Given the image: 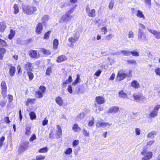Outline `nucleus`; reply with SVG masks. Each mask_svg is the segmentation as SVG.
Wrapping results in <instances>:
<instances>
[{
  "label": "nucleus",
  "mask_w": 160,
  "mask_h": 160,
  "mask_svg": "<svg viewBox=\"0 0 160 160\" xmlns=\"http://www.w3.org/2000/svg\"><path fill=\"white\" fill-rule=\"evenodd\" d=\"M37 11V8L34 6H24L23 7V12L28 15H31Z\"/></svg>",
  "instance_id": "2"
},
{
  "label": "nucleus",
  "mask_w": 160,
  "mask_h": 160,
  "mask_svg": "<svg viewBox=\"0 0 160 160\" xmlns=\"http://www.w3.org/2000/svg\"><path fill=\"white\" fill-rule=\"evenodd\" d=\"M5 140V138L4 137H2L0 139V149L2 147V146L3 141Z\"/></svg>",
  "instance_id": "53"
},
{
  "label": "nucleus",
  "mask_w": 160,
  "mask_h": 160,
  "mask_svg": "<svg viewBox=\"0 0 160 160\" xmlns=\"http://www.w3.org/2000/svg\"><path fill=\"white\" fill-rule=\"evenodd\" d=\"M119 108L116 106H113L110 108L108 110V112L110 113L114 114L117 113L118 111Z\"/></svg>",
  "instance_id": "17"
},
{
  "label": "nucleus",
  "mask_w": 160,
  "mask_h": 160,
  "mask_svg": "<svg viewBox=\"0 0 160 160\" xmlns=\"http://www.w3.org/2000/svg\"><path fill=\"white\" fill-rule=\"evenodd\" d=\"M131 54L134 56H138L139 55L138 53L136 51H131Z\"/></svg>",
  "instance_id": "60"
},
{
  "label": "nucleus",
  "mask_w": 160,
  "mask_h": 160,
  "mask_svg": "<svg viewBox=\"0 0 160 160\" xmlns=\"http://www.w3.org/2000/svg\"><path fill=\"white\" fill-rule=\"evenodd\" d=\"M135 132L137 135H139L140 134L141 131L139 128H136Z\"/></svg>",
  "instance_id": "59"
},
{
  "label": "nucleus",
  "mask_w": 160,
  "mask_h": 160,
  "mask_svg": "<svg viewBox=\"0 0 160 160\" xmlns=\"http://www.w3.org/2000/svg\"><path fill=\"white\" fill-rule=\"evenodd\" d=\"M101 72V70L99 69L95 72V73L94 74V76H96L97 77H98L100 76Z\"/></svg>",
  "instance_id": "55"
},
{
  "label": "nucleus",
  "mask_w": 160,
  "mask_h": 160,
  "mask_svg": "<svg viewBox=\"0 0 160 160\" xmlns=\"http://www.w3.org/2000/svg\"><path fill=\"white\" fill-rule=\"evenodd\" d=\"M114 37V35L112 34H110L108 35L105 37V39L108 40H110Z\"/></svg>",
  "instance_id": "44"
},
{
  "label": "nucleus",
  "mask_w": 160,
  "mask_h": 160,
  "mask_svg": "<svg viewBox=\"0 0 160 160\" xmlns=\"http://www.w3.org/2000/svg\"><path fill=\"white\" fill-rule=\"evenodd\" d=\"M59 42L57 39H55L53 41V48L55 49H56L58 48V45Z\"/></svg>",
  "instance_id": "29"
},
{
  "label": "nucleus",
  "mask_w": 160,
  "mask_h": 160,
  "mask_svg": "<svg viewBox=\"0 0 160 160\" xmlns=\"http://www.w3.org/2000/svg\"><path fill=\"white\" fill-rule=\"evenodd\" d=\"M1 86L2 89V93L4 97L7 96V86L4 81L2 82L1 83Z\"/></svg>",
  "instance_id": "10"
},
{
  "label": "nucleus",
  "mask_w": 160,
  "mask_h": 160,
  "mask_svg": "<svg viewBox=\"0 0 160 160\" xmlns=\"http://www.w3.org/2000/svg\"><path fill=\"white\" fill-rule=\"evenodd\" d=\"M49 19V16L48 15L44 16L42 18V20L43 22H45L48 20Z\"/></svg>",
  "instance_id": "40"
},
{
  "label": "nucleus",
  "mask_w": 160,
  "mask_h": 160,
  "mask_svg": "<svg viewBox=\"0 0 160 160\" xmlns=\"http://www.w3.org/2000/svg\"><path fill=\"white\" fill-rule=\"evenodd\" d=\"M36 139V135L35 134H33L32 135L31 137L30 138L29 141L31 142H32L33 140Z\"/></svg>",
  "instance_id": "49"
},
{
  "label": "nucleus",
  "mask_w": 160,
  "mask_h": 160,
  "mask_svg": "<svg viewBox=\"0 0 160 160\" xmlns=\"http://www.w3.org/2000/svg\"><path fill=\"white\" fill-rule=\"evenodd\" d=\"M29 144L28 142H25L22 143L18 147V152L21 153L25 151L28 147Z\"/></svg>",
  "instance_id": "9"
},
{
  "label": "nucleus",
  "mask_w": 160,
  "mask_h": 160,
  "mask_svg": "<svg viewBox=\"0 0 160 160\" xmlns=\"http://www.w3.org/2000/svg\"><path fill=\"white\" fill-rule=\"evenodd\" d=\"M79 35H78L76 36H74V38L71 37L68 38V41L71 43L70 45V47H72L73 46V43H75L76 41H77L79 38Z\"/></svg>",
  "instance_id": "11"
},
{
  "label": "nucleus",
  "mask_w": 160,
  "mask_h": 160,
  "mask_svg": "<svg viewBox=\"0 0 160 160\" xmlns=\"http://www.w3.org/2000/svg\"><path fill=\"white\" fill-rule=\"evenodd\" d=\"M138 38L140 40L145 41L146 40L145 34L142 32L141 29H139Z\"/></svg>",
  "instance_id": "12"
},
{
  "label": "nucleus",
  "mask_w": 160,
  "mask_h": 160,
  "mask_svg": "<svg viewBox=\"0 0 160 160\" xmlns=\"http://www.w3.org/2000/svg\"><path fill=\"white\" fill-rule=\"evenodd\" d=\"M46 90V88L44 86H40L38 91L35 92L36 96L38 98H42Z\"/></svg>",
  "instance_id": "6"
},
{
  "label": "nucleus",
  "mask_w": 160,
  "mask_h": 160,
  "mask_svg": "<svg viewBox=\"0 0 160 160\" xmlns=\"http://www.w3.org/2000/svg\"><path fill=\"white\" fill-rule=\"evenodd\" d=\"M5 50L3 48L0 49V59H2L3 57V54L5 52Z\"/></svg>",
  "instance_id": "37"
},
{
  "label": "nucleus",
  "mask_w": 160,
  "mask_h": 160,
  "mask_svg": "<svg viewBox=\"0 0 160 160\" xmlns=\"http://www.w3.org/2000/svg\"><path fill=\"white\" fill-rule=\"evenodd\" d=\"M52 72V68H51L49 67L47 68L46 72V74L48 75H49L50 74V73Z\"/></svg>",
  "instance_id": "57"
},
{
  "label": "nucleus",
  "mask_w": 160,
  "mask_h": 160,
  "mask_svg": "<svg viewBox=\"0 0 160 160\" xmlns=\"http://www.w3.org/2000/svg\"><path fill=\"white\" fill-rule=\"evenodd\" d=\"M31 71L28 72H27V74L29 77V80H32L33 78V74L31 72Z\"/></svg>",
  "instance_id": "41"
},
{
  "label": "nucleus",
  "mask_w": 160,
  "mask_h": 160,
  "mask_svg": "<svg viewBox=\"0 0 160 160\" xmlns=\"http://www.w3.org/2000/svg\"><path fill=\"white\" fill-rule=\"evenodd\" d=\"M50 31H48L47 32H46L44 35V39H47L49 37V36L50 33Z\"/></svg>",
  "instance_id": "51"
},
{
  "label": "nucleus",
  "mask_w": 160,
  "mask_h": 160,
  "mask_svg": "<svg viewBox=\"0 0 160 160\" xmlns=\"http://www.w3.org/2000/svg\"><path fill=\"white\" fill-rule=\"evenodd\" d=\"M13 12L15 14H17L19 12L17 4H14L13 6Z\"/></svg>",
  "instance_id": "35"
},
{
  "label": "nucleus",
  "mask_w": 160,
  "mask_h": 160,
  "mask_svg": "<svg viewBox=\"0 0 160 160\" xmlns=\"http://www.w3.org/2000/svg\"><path fill=\"white\" fill-rule=\"evenodd\" d=\"M36 158L37 160H43L45 158V157L44 156L39 155L37 156Z\"/></svg>",
  "instance_id": "45"
},
{
  "label": "nucleus",
  "mask_w": 160,
  "mask_h": 160,
  "mask_svg": "<svg viewBox=\"0 0 160 160\" xmlns=\"http://www.w3.org/2000/svg\"><path fill=\"white\" fill-rule=\"evenodd\" d=\"M80 75L79 74H77L76 79L72 83V85H75L78 83H79L80 82Z\"/></svg>",
  "instance_id": "33"
},
{
  "label": "nucleus",
  "mask_w": 160,
  "mask_h": 160,
  "mask_svg": "<svg viewBox=\"0 0 160 160\" xmlns=\"http://www.w3.org/2000/svg\"><path fill=\"white\" fill-rule=\"evenodd\" d=\"M40 51L42 52L43 54L46 55H48L50 54L51 53V52L49 50H46L43 48H41L40 49Z\"/></svg>",
  "instance_id": "32"
},
{
  "label": "nucleus",
  "mask_w": 160,
  "mask_h": 160,
  "mask_svg": "<svg viewBox=\"0 0 160 160\" xmlns=\"http://www.w3.org/2000/svg\"><path fill=\"white\" fill-rule=\"evenodd\" d=\"M85 113L82 112L80 113L79 115H78V117L80 119H82L85 117Z\"/></svg>",
  "instance_id": "61"
},
{
  "label": "nucleus",
  "mask_w": 160,
  "mask_h": 160,
  "mask_svg": "<svg viewBox=\"0 0 160 160\" xmlns=\"http://www.w3.org/2000/svg\"><path fill=\"white\" fill-rule=\"evenodd\" d=\"M128 76V75L125 72V71L123 69H121L118 72L116 80L118 81H120L126 78Z\"/></svg>",
  "instance_id": "4"
},
{
  "label": "nucleus",
  "mask_w": 160,
  "mask_h": 160,
  "mask_svg": "<svg viewBox=\"0 0 160 160\" xmlns=\"http://www.w3.org/2000/svg\"><path fill=\"white\" fill-rule=\"evenodd\" d=\"M83 134L85 136H89V133L88 132L84 129H83Z\"/></svg>",
  "instance_id": "63"
},
{
  "label": "nucleus",
  "mask_w": 160,
  "mask_h": 160,
  "mask_svg": "<svg viewBox=\"0 0 160 160\" xmlns=\"http://www.w3.org/2000/svg\"><path fill=\"white\" fill-rule=\"evenodd\" d=\"M36 32L38 34H40L41 33L42 29V25L41 23H38L36 27Z\"/></svg>",
  "instance_id": "20"
},
{
  "label": "nucleus",
  "mask_w": 160,
  "mask_h": 160,
  "mask_svg": "<svg viewBox=\"0 0 160 160\" xmlns=\"http://www.w3.org/2000/svg\"><path fill=\"white\" fill-rule=\"evenodd\" d=\"M160 108V104H157L155 105L153 110L158 112V110Z\"/></svg>",
  "instance_id": "48"
},
{
  "label": "nucleus",
  "mask_w": 160,
  "mask_h": 160,
  "mask_svg": "<svg viewBox=\"0 0 160 160\" xmlns=\"http://www.w3.org/2000/svg\"><path fill=\"white\" fill-rule=\"evenodd\" d=\"M48 148L47 147H45L40 149L38 152L39 153H44L48 152Z\"/></svg>",
  "instance_id": "34"
},
{
  "label": "nucleus",
  "mask_w": 160,
  "mask_h": 160,
  "mask_svg": "<svg viewBox=\"0 0 160 160\" xmlns=\"http://www.w3.org/2000/svg\"><path fill=\"white\" fill-rule=\"evenodd\" d=\"M76 6H75L63 15L60 18L59 22H67L69 21L73 17L72 15H71V14L73 12Z\"/></svg>",
  "instance_id": "1"
},
{
  "label": "nucleus",
  "mask_w": 160,
  "mask_h": 160,
  "mask_svg": "<svg viewBox=\"0 0 160 160\" xmlns=\"http://www.w3.org/2000/svg\"><path fill=\"white\" fill-rule=\"evenodd\" d=\"M132 97L134 100L137 102H144L146 101V98L141 94L134 93L132 95Z\"/></svg>",
  "instance_id": "3"
},
{
  "label": "nucleus",
  "mask_w": 160,
  "mask_h": 160,
  "mask_svg": "<svg viewBox=\"0 0 160 160\" xmlns=\"http://www.w3.org/2000/svg\"><path fill=\"white\" fill-rule=\"evenodd\" d=\"M29 115L30 117V118L31 120H33L36 118V116L34 112H30Z\"/></svg>",
  "instance_id": "38"
},
{
  "label": "nucleus",
  "mask_w": 160,
  "mask_h": 160,
  "mask_svg": "<svg viewBox=\"0 0 160 160\" xmlns=\"http://www.w3.org/2000/svg\"><path fill=\"white\" fill-rule=\"evenodd\" d=\"M86 11L88 16L89 17L93 18L96 16V11L94 9H91L87 6L86 8Z\"/></svg>",
  "instance_id": "7"
},
{
  "label": "nucleus",
  "mask_w": 160,
  "mask_h": 160,
  "mask_svg": "<svg viewBox=\"0 0 160 160\" xmlns=\"http://www.w3.org/2000/svg\"><path fill=\"white\" fill-rule=\"evenodd\" d=\"M72 129L75 132H78L81 130V128L78 126L77 124H74L72 128Z\"/></svg>",
  "instance_id": "26"
},
{
  "label": "nucleus",
  "mask_w": 160,
  "mask_h": 160,
  "mask_svg": "<svg viewBox=\"0 0 160 160\" xmlns=\"http://www.w3.org/2000/svg\"><path fill=\"white\" fill-rule=\"evenodd\" d=\"M154 71L157 75L160 76V68H156Z\"/></svg>",
  "instance_id": "47"
},
{
  "label": "nucleus",
  "mask_w": 160,
  "mask_h": 160,
  "mask_svg": "<svg viewBox=\"0 0 160 160\" xmlns=\"http://www.w3.org/2000/svg\"><path fill=\"white\" fill-rule=\"evenodd\" d=\"M154 142L155 141L154 140H152L148 141L146 144L147 146L148 147L151 146L154 143Z\"/></svg>",
  "instance_id": "42"
},
{
  "label": "nucleus",
  "mask_w": 160,
  "mask_h": 160,
  "mask_svg": "<svg viewBox=\"0 0 160 160\" xmlns=\"http://www.w3.org/2000/svg\"><path fill=\"white\" fill-rule=\"evenodd\" d=\"M24 69L28 72L32 71L33 68L32 63L27 62L26 63L24 64Z\"/></svg>",
  "instance_id": "14"
},
{
  "label": "nucleus",
  "mask_w": 160,
  "mask_h": 160,
  "mask_svg": "<svg viewBox=\"0 0 160 160\" xmlns=\"http://www.w3.org/2000/svg\"><path fill=\"white\" fill-rule=\"evenodd\" d=\"M36 101L35 99H31L28 98L27 100V101L25 102V105L28 106L29 104H32L34 103Z\"/></svg>",
  "instance_id": "24"
},
{
  "label": "nucleus",
  "mask_w": 160,
  "mask_h": 160,
  "mask_svg": "<svg viewBox=\"0 0 160 160\" xmlns=\"http://www.w3.org/2000/svg\"><path fill=\"white\" fill-rule=\"evenodd\" d=\"M141 154L143 156L142 160H149L152 156V152L150 151L144 150L141 152Z\"/></svg>",
  "instance_id": "5"
},
{
  "label": "nucleus",
  "mask_w": 160,
  "mask_h": 160,
  "mask_svg": "<svg viewBox=\"0 0 160 160\" xmlns=\"http://www.w3.org/2000/svg\"><path fill=\"white\" fill-rule=\"evenodd\" d=\"M121 53L125 56H128L131 54V51L127 50H122Z\"/></svg>",
  "instance_id": "36"
},
{
  "label": "nucleus",
  "mask_w": 160,
  "mask_h": 160,
  "mask_svg": "<svg viewBox=\"0 0 160 160\" xmlns=\"http://www.w3.org/2000/svg\"><path fill=\"white\" fill-rule=\"evenodd\" d=\"M134 36L133 32L132 31L129 32L128 34V37L129 38H133Z\"/></svg>",
  "instance_id": "56"
},
{
  "label": "nucleus",
  "mask_w": 160,
  "mask_h": 160,
  "mask_svg": "<svg viewBox=\"0 0 160 160\" xmlns=\"http://www.w3.org/2000/svg\"><path fill=\"white\" fill-rule=\"evenodd\" d=\"M29 54L30 56L32 58H37L39 57V54L37 51L31 50L29 51Z\"/></svg>",
  "instance_id": "13"
},
{
  "label": "nucleus",
  "mask_w": 160,
  "mask_h": 160,
  "mask_svg": "<svg viewBox=\"0 0 160 160\" xmlns=\"http://www.w3.org/2000/svg\"><path fill=\"white\" fill-rule=\"evenodd\" d=\"M148 30L153 34L157 39H160V32L153 30L148 29Z\"/></svg>",
  "instance_id": "15"
},
{
  "label": "nucleus",
  "mask_w": 160,
  "mask_h": 160,
  "mask_svg": "<svg viewBox=\"0 0 160 160\" xmlns=\"http://www.w3.org/2000/svg\"><path fill=\"white\" fill-rule=\"evenodd\" d=\"M158 112L153 109L151 112L149 114V116L151 118H154L157 116Z\"/></svg>",
  "instance_id": "30"
},
{
  "label": "nucleus",
  "mask_w": 160,
  "mask_h": 160,
  "mask_svg": "<svg viewBox=\"0 0 160 160\" xmlns=\"http://www.w3.org/2000/svg\"><path fill=\"white\" fill-rule=\"evenodd\" d=\"M95 100L99 104H103L105 102L104 98L100 96L96 97Z\"/></svg>",
  "instance_id": "16"
},
{
  "label": "nucleus",
  "mask_w": 160,
  "mask_h": 160,
  "mask_svg": "<svg viewBox=\"0 0 160 160\" xmlns=\"http://www.w3.org/2000/svg\"><path fill=\"white\" fill-rule=\"evenodd\" d=\"M127 62L130 64H136L137 63L134 60H128L127 61Z\"/></svg>",
  "instance_id": "52"
},
{
  "label": "nucleus",
  "mask_w": 160,
  "mask_h": 160,
  "mask_svg": "<svg viewBox=\"0 0 160 160\" xmlns=\"http://www.w3.org/2000/svg\"><path fill=\"white\" fill-rule=\"evenodd\" d=\"M115 77V74L112 73L109 79V80L113 81Z\"/></svg>",
  "instance_id": "64"
},
{
  "label": "nucleus",
  "mask_w": 160,
  "mask_h": 160,
  "mask_svg": "<svg viewBox=\"0 0 160 160\" xmlns=\"http://www.w3.org/2000/svg\"><path fill=\"white\" fill-rule=\"evenodd\" d=\"M68 92L70 93L71 94L72 93V87L71 85H69L67 88Z\"/></svg>",
  "instance_id": "58"
},
{
  "label": "nucleus",
  "mask_w": 160,
  "mask_h": 160,
  "mask_svg": "<svg viewBox=\"0 0 160 160\" xmlns=\"http://www.w3.org/2000/svg\"><path fill=\"white\" fill-rule=\"evenodd\" d=\"M48 122V120L47 119V118H45L44 120H43V121L42 122V125L43 126H45V125H47Z\"/></svg>",
  "instance_id": "62"
},
{
  "label": "nucleus",
  "mask_w": 160,
  "mask_h": 160,
  "mask_svg": "<svg viewBox=\"0 0 160 160\" xmlns=\"http://www.w3.org/2000/svg\"><path fill=\"white\" fill-rule=\"evenodd\" d=\"M72 148H68L64 150V153L66 155H70L72 153Z\"/></svg>",
  "instance_id": "28"
},
{
  "label": "nucleus",
  "mask_w": 160,
  "mask_h": 160,
  "mask_svg": "<svg viewBox=\"0 0 160 160\" xmlns=\"http://www.w3.org/2000/svg\"><path fill=\"white\" fill-rule=\"evenodd\" d=\"M156 134V132L155 131H152L149 132L147 135V138H153L154 136Z\"/></svg>",
  "instance_id": "31"
},
{
  "label": "nucleus",
  "mask_w": 160,
  "mask_h": 160,
  "mask_svg": "<svg viewBox=\"0 0 160 160\" xmlns=\"http://www.w3.org/2000/svg\"><path fill=\"white\" fill-rule=\"evenodd\" d=\"M79 143V141L78 140H74L72 142V146L73 147H75L77 146Z\"/></svg>",
  "instance_id": "54"
},
{
  "label": "nucleus",
  "mask_w": 160,
  "mask_h": 160,
  "mask_svg": "<svg viewBox=\"0 0 160 160\" xmlns=\"http://www.w3.org/2000/svg\"><path fill=\"white\" fill-rule=\"evenodd\" d=\"M56 102L59 106H62L63 104V101L62 98L58 96L56 98Z\"/></svg>",
  "instance_id": "18"
},
{
  "label": "nucleus",
  "mask_w": 160,
  "mask_h": 160,
  "mask_svg": "<svg viewBox=\"0 0 160 160\" xmlns=\"http://www.w3.org/2000/svg\"><path fill=\"white\" fill-rule=\"evenodd\" d=\"M11 76H13L15 72V68L13 67H11Z\"/></svg>",
  "instance_id": "43"
},
{
  "label": "nucleus",
  "mask_w": 160,
  "mask_h": 160,
  "mask_svg": "<svg viewBox=\"0 0 160 160\" xmlns=\"http://www.w3.org/2000/svg\"><path fill=\"white\" fill-rule=\"evenodd\" d=\"M67 59V58L64 55H61L59 56L57 58V62L58 63L61 62L65 61Z\"/></svg>",
  "instance_id": "19"
},
{
  "label": "nucleus",
  "mask_w": 160,
  "mask_h": 160,
  "mask_svg": "<svg viewBox=\"0 0 160 160\" xmlns=\"http://www.w3.org/2000/svg\"><path fill=\"white\" fill-rule=\"evenodd\" d=\"M136 15L138 18H142L143 20H144L145 18L144 15L142 12L140 10H138L137 11Z\"/></svg>",
  "instance_id": "23"
},
{
  "label": "nucleus",
  "mask_w": 160,
  "mask_h": 160,
  "mask_svg": "<svg viewBox=\"0 0 160 160\" xmlns=\"http://www.w3.org/2000/svg\"><path fill=\"white\" fill-rule=\"evenodd\" d=\"M112 125V123L108 122H103L100 121H97L96 126L97 127H102L103 128H108Z\"/></svg>",
  "instance_id": "8"
},
{
  "label": "nucleus",
  "mask_w": 160,
  "mask_h": 160,
  "mask_svg": "<svg viewBox=\"0 0 160 160\" xmlns=\"http://www.w3.org/2000/svg\"><path fill=\"white\" fill-rule=\"evenodd\" d=\"M119 97L121 98H127V94L123 91L121 90L118 92Z\"/></svg>",
  "instance_id": "25"
},
{
  "label": "nucleus",
  "mask_w": 160,
  "mask_h": 160,
  "mask_svg": "<svg viewBox=\"0 0 160 160\" xmlns=\"http://www.w3.org/2000/svg\"><path fill=\"white\" fill-rule=\"evenodd\" d=\"M57 127L58 130L56 132V135L57 136V138H59L62 134V130L59 125H57Z\"/></svg>",
  "instance_id": "21"
},
{
  "label": "nucleus",
  "mask_w": 160,
  "mask_h": 160,
  "mask_svg": "<svg viewBox=\"0 0 160 160\" xmlns=\"http://www.w3.org/2000/svg\"><path fill=\"white\" fill-rule=\"evenodd\" d=\"M6 45V42L3 40L0 39V46H5Z\"/></svg>",
  "instance_id": "50"
},
{
  "label": "nucleus",
  "mask_w": 160,
  "mask_h": 160,
  "mask_svg": "<svg viewBox=\"0 0 160 160\" xmlns=\"http://www.w3.org/2000/svg\"><path fill=\"white\" fill-rule=\"evenodd\" d=\"M101 32L103 33L104 34H106L108 32V29L107 28L104 27L102 28L101 29Z\"/></svg>",
  "instance_id": "46"
},
{
  "label": "nucleus",
  "mask_w": 160,
  "mask_h": 160,
  "mask_svg": "<svg viewBox=\"0 0 160 160\" xmlns=\"http://www.w3.org/2000/svg\"><path fill=\"white\" fill-rule=\"evenodd\" d=\"M6 28V25L5 22H2L0 23V31L3 32Z\"/></svg>",
  "instance_id": "27"
},
{
  "label": "nucleus",
  "mask_w": 160,
  "mask_h": 160,
  "mask_svg": "<svg viewBox=\"0 0 160 160\" xmlns=\"http://www.w3.org/2000/svg\"><path fill=\"white\" fill-rule=\"evenodd\" d=\"M30 127H28L26 128L25 134L28 136H29L31 134Z\"/></svg>",
  "instance_id": "39"
},
{
  "label": "nucleus",
  "mask_w": 160,
  "mask_h": 160,
  "mask_svg": "<svg viewBox=\"0 0 160 160\" xmlns=\"http://www.w3.org/2000/svg\"><path fill=\"white\" fill-rule=\"evenodd\" d=\"M131 86L135 89L139 88L140 84L136 80L133 81L131 83Z\"/></svg>",
  "instance_id": "22"
}]
</instances>
